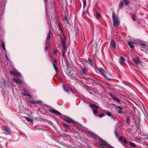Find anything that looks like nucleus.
Listing matches in <instances>:
<instances>
[{
	"mask_svg": "<svg viewBox=\"0 0 148 148\" xmlns=\"http://www.w3.org/2000/svg\"><path fill=\"white\" fill-rule=\"evenodd\" d=\"M27 96H28L30 98H32V97L31 95L30 94H28Z\"/></svg>",
	"mask_w": 148,
	"mask_h": 148,
	"instance_id": "obj_48",
	"label": "nucleus"
},
{
	"mask_svg": "<svg viewBox=\"0 0 148 148\" xmlns=\"http://www.w3.org/2000/svg\"><path fill=\"white\" fill-rule=\"evenodd\" d=\"M99 141L101 142L100 144L99 142H96L95 143V145H98L100 146L101 148H111V146L110 145L106 143L105 141L101 138L99 139Z\"/></svg>",
	"mask_w": 148,
	"mask_h": 148,
	"instance_id": "obj_1",
	"label": "nucleus"
},
{
	"mask_svg": "<svg viewBox=\"0 0 148 148\" xmlns=\"http://www.w3.org/2000/svg\"><path fill=\"white\" fill-rule=\"evenodd\" d=\"M48 110L51 113H54L57 115L60 116L62 115V114L53 108H50L48 109Z\"/></svg>",
	"mask_w": 148,
	"mask_h": 148,
	"instance_id": "obj_7",
	"label": "nucleus"
},
{
	"mask_svg": "<svg viewBox=\"0 0 148 148\" xmlns=\"http://www.w3.org/2000/svg\"><path fill=\"white\" fill-rule=\"evenodd\" d=\"M94 29H93V32H94Z\"/></svg>",
	"mask_w": 148,
	"mask_h": 148,
	"instance_id": "obj_55",
	"label": "nucleus"
},
{
	"mask_svg": "<svg viewBox=\"0 0 148 148\" xmlns=\"http://www.w3.org/2000/svg\"><path fill=\"white\" fill-rule=\"evenodd\" d=\"M133 60L134 61L135 64L137 65L140 64L141 62L139 60V59L137 57H135L133 58Z\"/></svg>",
	"mask_w": 148,
	"mask_h": 148,
	"instance_id": "obj_11",
	"label": "nucleus"
},
{
	"mask_svg": "<svg viewBox=\"0 0 148 148\" xmlns=\"http://www.w3.org/2000/svg\"><path fill=\"white\" fill-rule=\"evenodd\" d=\"M83 7L84 8H85L86 5V0H83Z\"/></svg>",
	"mask_w": 148,
	"mask_h": 148,
	"instance_id": "obj_38",
	"label": "nucleus"
},
{
	"mask_svg": "<svg viewBox=\"0 0 148 148\" xmlns=\"http://www.w3.org/2000/svg\"><path fill=\"white\" fill-rule=\"evenodd\" d=\"M118 139L119 140V141H121V142L123 140V138L122 136L120 137L119 138H118Z\"/></svg>",
	"mask_w": 148,
	"mask_h": 148,
	"instance_id": "obj_45",
	"label": "nucleus"
},
{
	"mask_svg": "<svg viewBox=\"0 0 148 148\" xmlns=\"http://www.w3.org/2000/svg\"><path fill=\"white\" fill-rule=\"evenodd\" d=\"M74 72L75 73H76V72Z\"/></svg>",
	"mask_w": 148,
	"mask_h": 148,
	"instance_id": "obj_56",
	"label": "nucleus"
},
{
	"mask_svg": "<svg viewBox=\"0 0 148 148\" xmlns=\"http://www.w3.org/2000/svg\"><path fill=\"white\" fill-rule=\"evenodd\" d=\"M105 115L104 114H103L101 113L99 115V117L100 118H101L103 117Z\"/></svg>",
	"mask_w": 148,
	"mask_h": 148,
	"instance_id": "obj_42",
	"label": "nucleus"
},
{
	"mask_svg": "<svg viewBox=\"0 0 148 148\" xmlns=\"http://www.w3.org/2000/svg\"><path fill=\"white\" fill-rule=\"evenodd\" d=\"M112 17L114 26L117 27L120 24V22L118 16L115 17V14L114 11L112 12Z\"/></svg>",
	"mask_w": 148,
	"mask_h": 148,
	"instance_id": "obj_2",
	"label": "nucleus"
},
{
	"mask_svg": "<svg viewBox=\"0 0 148 148\" xmlns=\"http://www.w3.org/2000/svg\"><path fill=\"white\" fill-rule=\"evenodd\" d=\"M1 47L5 51L6 50L5 44L4 42L3 41H2V43L1 45Z\"/></svg>",
	"mask_w": 148,
	"mask_h": 148,
	"instance_id": "obj_20",
	"label": "nucleus"
},
{
	"mask_svg": "<svg viewBox=\"0 0 148 148\" xmlns=\"http://www.w3.org/2000/svg\"><path fill=\"white\" fill-rule=\"evenodd\" d=\"M44 2L45 3V4L46 3V0H44Z\"/></svg>",
	"mask_w": 148,
	"mask_h": 148,
	"instance_id": "obj_52",
	"label": "nucleus"
},
{
	"mask_svg": "<svg viewBox=\"0 0 148 148\" xmlns=\"http://www.w3.org/2000/svg\"><path fill=\"white\" fill-rule=\"evenodd\" d=\"M5 82L4 79L1 77H0V84H3Z\"/></svg>",
	"mask_w": 148,
	"mask_h": 148,
	"instance_id": "obj_29",
	"label": "nucleus"
},
{
	"mask_svg": "<svg viewBox=\"0 0 148 148\" xmlns=\"http://www.w3.org/2000/svg\"><path fill=\"white\" fill-rule=\"evenodd\" d=\"M13 81L16 83L19 84H21L22 83L23 81L20 79H16L15 77L13 78Z\"/></svg>",
	"mask_w": 148,
	"mask_h": 148,
	"instance_id": "obj_15",
	"label": "nucleus"
},
{
	"mask_svg": "<svg viewBox=\"0 0 148 148\" xmlns=\"http://www.w3.org/2000/svg\"><path fill=\"white\" fill-rule=\"evenodd\" d=\"M60 30L61 31L62 33H63V30H62V29H61V27H60Z\"/></svg>",
	"mask_w": 148,
	"mask_h": 148,
	"instance_id": "obj_50",
	"label": "nucleus"
},
{
	"mask_svg": "<svg viewBox=\"0 0 148 148\" xmlns=\"http://www.w3.org/2000/svg\"><path fill=\"white\" fill-rule=\"evenodd\" d=\"M95 17L97 19H98L101 17V15L98 12H97L95 14Z\"/></svg>",
	"mask_w": 148,
	"mask_h": 148,
	"instance_id": "obj_23",
	"label": "nucleus"
},
{
	"mask_svg": "<svg viewBox=\"0 0 148 148\" xmlns=\"http://www.w3.org/2000/svg\"><path fill=\"white\" fill-rule=\"evenodd\" d=\"M136 16L135 14H133L132 16V20L133 21H136Z\"/></svg>",
	"mask_w": 148,
	"mask_h": 148,
	"instance_id": "obj_35",
	"label": "nucleus"
},
{
	"mask_svg": "<svg viewBox=\"0 0 148 148\" xmlns=\"http://www.w3.org/2000/svg\"><path fill=\"white\" fill-rule=\"evenodd\" d=\"M62 56L64 57L65 56V53L66 51V46L63 47Z\"/></svg>",
	"mask_w": 148,
	"mask_h": 148,
	"instance_id": "obj_16",
	"label": "nucleus"
},
{
	"mask_svg": "<svg viewBox=\"0 0 148 148\" xmlns=\"http://www.w3.org/2000/svg\"><path fill=\"white\" fill-rule=\"evenodd\" d=\"M69 89L70 90L71 92H72L73 93H74V90L72 89L71 88H69Z\"/></svg>",
	"mask_w": 148,
	"mask_h": 148,
	"instance_id": "obj_47",
	"label": "nucleus"
},
{
	"mask_svg": "<svg viewBox=\"0 0 148 148\" xmlns=\"http://www.w3.org/2000/svg\"><path fill=\"white\" fill-rule=\"evenodd\" d=\"M63 21L64 22H67L68 23H69V21L67 19V17L66 16H65L64 18L63 19Z\"/></svg>",
	"mask_w": 148,
	"mask_h": 148,
	"instance_id": "obj_25",
	"label": "nucleus"
},
{
	"mask_svg": "<svg viewBox=\"0 0 148 148\" xmlns=\"http://www.w3.org/2000/svg\"><path fill=\"white\" fill-rule=\"evenodd\" d=\"M74 72L73 71V72H70L69 73V75L73 79L75 78V76L73 74Z\"/></svg>",
	"mask_w": 148,
	"mask_h": 148,
	"instance_id": "obj_18",
	"label": "nucleus"
},
{
	"mask_svg": "<svg viewBox=\"0 0 148 148\" xmlns=\"http://www.w3.org/2000/svg\"><path fill=\"white\" fill-rule=\"evenodd\" d=\"M63 119L66 122L70 123L72 122L73 123L74 125H80V124L79 123L75 122L73 121V120L71 119L70 118L68 117H64L63 118Z\"/></svg>",
	"mask_w": 148,
	"mask_h": 148,
	"instance_id": "obj_4",
	"label": "nucleus"
},
{
	"mask_svg": "<svg viewBox=\"0 0 148 148\" xmlns=\"http://www.w3.org/2000/svg\"><path fill=\"white\" fill-rule=\"evenodd\" d=\"M106 69L105 68H100L98 71L100 72L102 75L105 78H106V76L104 74L106 73Z\"/></svg>",
	"mask_w": 148,
	"mask_h": 148,
	"instance_id": "obj_8",
	"label": "nucleus"
},
{
	"mask_svg": "<svg viewBox=\"0 0 148 148\" xmlns=\"http://www.w3.org/2000/svg\"><path fill=\"white\" fill-rule=\"evenodd\" d=\"M82 70L84 74L86 75H87V71L85 68H84L83 69H82Z\"/></svg>",
	"mask_w": 148,
	"mask_h": 148,
	"instance_id": "obj_24",
	"label": "nucleus"
},
{
	"mask_svg": "<svg viewBox=\"0 0 148 148\" xmlns=\"http://www.w3.org/2000/svg\"><path fill=\"white\" fill-rule=\"evenodd\" d=\"M123 5L124 4L123 2V1H121L119 4V8L120 9L122 8Z\"/></svg>",
	"mask_w": 148,
	"mask_h": 148,
	"instance_id": "obj_22",
	"label": "nucleus"
},
{
	"mask_svg": "<svg viewBox=\"0 0 148 148\" xmlns=\"http://www.w3.org/2000/svg\"><path fill=\"white\" fill-rule=\"evenodd\" d=\"M25 92H23L22 93L23 95L24 96H27V95H28V92L27 91H24Z\"/></svg>",
	"mask_w": 148,
	"mask_h": 148,
	"instance_id": "obj_31",
	"label": "nucleus"
},
{
	"mask_svg": "<svg viewBox=\"0 0 148 148\" xmlns=\"http://www.w3.org/2000/svg\"><path fill=\"white\" fill-rule=\"evenodd\" d=\"M48 49V47L47 46H46L45 47V51H47Z\"/></svg>",
	"mask_w": 148,
	"mask_h": 148,
	"instance_id": "obj_49",
	"label": "nucleus"
},
{
	"mask_svg": "<svg viewBox=\"0 0 148 148\" xmlns=\"http://www.w3.org/2000/svg\"><path fill=\"white\" fill-rule=\"evenodd\" d=\"M99 81V82H102V81H101V80H100Z\"/></svg>",
	"mask_w": 148,
	"mask_h": 148,
	"instance_id": "obj_54",
	"label": "nucleus"
},
{
	"mask_svg": "<svg viewBox=\"0 0 148 148\" xmlns=\"http://www.w3.org/2000/svg\"><path fill=\"white\" fill-rule=\"evenodd\" d=\"M53 52L55 54H56V52L55 51H53Z\"/></svg>",
	"mask_w": 148,
	"mask_h": 148,
	"instance_id": "obj_51",
	"label": "nucleus"
},
{
	"mask_svg": "<svg viewBox=\"0 0 148 148\" xmlns=\"http://www.w3.org/2000/svg\"><path fill=\"white\" fill-rule=\"evenodd\" d=\"M30 103L32 104H34L36 103H41L42 102L40 100H38L37 101H30Z\"/></svg>",
	"mask_w": 148,
	"mask_h": 148,
	"instance_id": "obj_19",
	"label": "nucleus"
},
{
	"mask_svg": "<svg viewBox=\"0 0 148 148\" xmlns=\"http://www.w3.org/2000/svg\"><path fill=\"white\" fill-rule=\"evenodd\" d=\"M63 88H64V90L67 93H69V91L66 88H65V85H63Z\"/></svg>",
	"mask_w": 148,
	"mask_h": 148,
	"instance_id": "obj_30",
	"label": "nucleus"
},
{
	"mask_svg": "<svg viewBox=\"0 0 148 148\" xmlns=\"http://www.w3.org/2000/svg\"><path fill=\"white\" fill-rule=\"evenodd\" d=\"M6 57L7 59H8V58L7 57V56H6Z\"/></svg>",
	"mask_w": 148,
	"mask_h": 148,
	"instance_id": "obj_53",
	"label": "nucleus"
},
{
	"mask_svg": "<svg viewBox=\"0 0 148 148\" xmlns=\"http://www.w3.org/2000/svg\"><path fill=\"white\" fill-rule=\"evenodd\" d=\"M88 63L89 64L91 65V66L93 67V64L92 63V60H91L90 58H88Z\"/></svg>",
	"mask_w": 148,
	"mask_h": 148,
	"instance_id": "obj_21",
	"label": "nucleus"
},
{
	"mask_svg": "<svg viewBox=\"0 0 148 148\" xmlns=\"http://www.w3.org/2000/svg\"><path fill=\"white\" fill-rule=\"evenodd\" d=\"M63 126L65 128H69V126L67 125V124H66L64 123H63L62 124Z\"/></svg>",
	"mask_w": 148,
	"mask_h": 148,
	"instance_id": "obj_33",
	"label": "nucleus"
},
{
	"mask_svg": "<svg viewBox=\"0 0 148 148\" xmlns=\"http://www.w3.org/2000/svg\"><path fill=\"white\" fill-rule=\"evenodd\" d=\"M119 62L121 64L124 63L125 61V58L123 56H121L119 58Z\"/></svg>",
	"mask_w": 148,
	"mask_h": 148,
	"instance_id": "obj_14",
	"label": "nucleus"
},
{
	"mask_svg": "<svg viewBox=\"0 0 148 148\" xmlns=\"http://www.w3.org/2000/svg\"><path fill=\"white\" fill-rule=\"evenodd\" d=\"M115 135H116V137L117 138H118V135L117 134V132H116V131H115Z\"/></svg>",
	"mask_w": 148,
	"mask_h": 148,
	"instance_id": "obj_46",
	"label": "nucleus"
},
{
	"mask_svg": "<svg viewBox=\"0 0 148 148\" xmlns=\"http://www.w3.org/2000/svg\"><path fill=\"white\" fill-rule=\"evenodd\" d=\"M130 120V118L129 117H127L126 118V123L128 124H130V122L129 121Z\"/></svg>",
	"mask_w": 148,
	"mask_h": 148,
	"instance_id": "obj_40",
	"label": "nucleus"
},
{
	"mask_svg": "<svg viewBox=\"0 0 148 148\" xmlns=\"http://www.w3.org/2000/svg\"><path fill=\"white\" fill-rule=\"evenodd\" d=\"M14 75L15 76L17 77L20 76V75L19 73L14 72Z\"/></svg>",
	"mask_w": 148,
	"mask_h": 148,
	"instance_id": "obj_36",
	"label": "nucleus"
},
{
	"mask_svg": "<svg viewBox=\"0 0 148 148\" xmlns=\"http://www.w3.org/2000/svg\"><path fill=\"white\" fill-rule=\"evenodd\" d=\"M135 42H136L135 40L132 41L128 42V44L131 48L133 49L134 48V44H135L134 43H135Z\"/></svg>",
	"mask_w": 148,
	"mask_h": 148,
	"instance_id": "obj_10",
	"label": "nucleus"
},
{
	"mask_svg": "<svg viewBox=\"0 0 148 148\" xmlns=\"http://www.w3.org/2000/svg\"><path fill=\"white\" fill-rule=\"evenodd\" d=\"M116 110L118 112L119 114L123 113V108L120 106H117Z\"/></svg>",
	"mask_w": 148,
	"mask_h": 148,
	"instance_id": "obj_12",
	"label": "nucleus"
},
{
	"mask_svg": "<svg viewBox=\"0 0 148 148\" xmlns=\"http://www.w3.org/2000/svg\"><path fill=\"white\" fill-rule=\"evenodd\" d=\"M121 143L123 145H125V144H127V141L126 139H123L122 141L121 142Z\"/></svg>",
	"mask_w": 148,
	"mask_h": 148,
	"instance_id": "obj_32",
	"label": "nucleus"
},
{
	"mask_svg": "<svg viewBox=\"0 0 148 148\" xmlns=\"http://www.w3.org/2000/svg\"><path fill=\"white\" fill-rule=\"evenodd\" d=\"M107 114L109 116H112L111 113L110 112H107Z\"/></svg>",
	"mask_w": 148,
	"mask_h": 148,
	"instance_id": "obj_43",
	"label": "nucleus"
},
{
	"mask_svg": "<svg viewBox=\"0 0 148 148\" xmlns=\"http://www.w3.org/2000/svg\"><path fill=\"white\" fill-rule=\"evenodd\" d=\"M3 131L6 132L8 134H10L12 132L11 129L8 126L3 125L1 127Z\"/></svg>",
	"mask_w": 148,
	"mask_h": 148,
	"instance_id": "obj_6",
	"label": "nucleus"
},
{
	"mask_svg": "<svg viewBox=\"0 0 148 148\" xmlns=\"http://www.w3.org/2000/svg\"><path fill=\"white\" fill-rule=\"evenodd\" d=\"M51 31L49 30V33H48L47 35V39H46V40L47 43V42L49 41V40L50 38V37H51L50 35H51Z\"/></svg>",
	"mask_w": 148,
	"mask_h": 148,
	"instance_id": "obj_17",
	"label": "nucleus"
},
{
	"mask_svg": "<svg viewBox=\"0 0 148 148\" xmlns=\"http://www.w3.org/2000/svg\"><path fill=\"white\" fill-rule=\"evenodd\" d=\"M130 146L133 147H135L136 146V145L132 142H130Z\"/></svg>",
	"mask_w": 148,
	"mask_h": 148,
	"instance_id": "obj_37",
	"label": "nucleus"
},
{
	"mask_svg": "<svg viewBox=\"0 0 148 148\" xmlns=\"http://www.w3.org/2000/svg\"><path fill=\"white\" fill-rule=\"evenodd\" d=\"M97 109H94V110H93V114L95 115H96L97 116V115L96 114L97 112Z\"/></svg>",
	"mask_w": 148,
	"mask_h": 148,
	"instance_id": "obj_34",
	"label": "nucleus"
},
{
	"mask_svg": "<svg viewBox=\"0 0 148 148\" xmlns=\"http://www.w3.org/2000/svg\"><path fill=\"white\" fill-rule=\"evenodd\" d=\"M114 100L119 103H120V100H119V98L117 97V96L115 98Z\"/></svg>",
	"mask_w": 148,
	"mask_h": 148,
	"instance_id": "obj_41",
	"label": "nucleus"
},
{
	"mask_svg": "<svg viewBox=\"0 0 148 148\" xmlns=\"http://www.w3.org/2000/svg\"><path fill=\"white\" fill-rule=\"evenodd\" d=\"M124 1L125 5H128L130 3V1L129 0H123Z\"/></svg>",
	"mask_w": 148,
	"mask_h": 148,
	"instance_id": "obj_26",
	"label": "nucleus"
},
{
	"mask_svg": "<svg viewBox=\"0 0 148 148\" xmlns=\"http://www.w3.org/2000/svg\"><path fill=\"white\" fill-rule=\"evenodd\" d=\"M14 72H13L12 71H10V74L11 75H14Z\"/></svg>",
	"mask_w": 148,
	"mask_h": 148,
	"instance_id": "obj_44",
	"label": "nucleus"
},
{
	"mask_svg": "<svg viewBox=\"0 0 148 148\" xmlns=\"http://www.w3.org/2000/svg\"><path fill=\"white\" fill-rule=\"evenodd\" d=\"M89 106L93 110L98 109V106L95 104H90Z\"/></svg>",
	"mask_w": 148,
	"mask_h": 148,
	"instance_id": "obj_13",
	"label": "nucleus"
},
{
	"mask_svg": "<svg viewBox=\"0 0 148 148\" xmlns=\"http://www.w3.org/2000/svg\"><path fill=\"white\" fill-rule=\"evenodd\" d=\"M135 43H134L135 45L138 44L142 47L145 46L147 45L146 43L145 42L141 40L137 39L135 40Z\"/></svg>",
	"mask_w": 148,
	"mask_h": 148,
	"instance_id": "obj_5",
	"label": "nucleus"
},
{
	"mask_svg": "<svg viewBox=\"0 0 148 148\" xmlns=\"http://www.w3.org/2000/svg\"><path fill=\"white\" fill-rule=\"evenodd\" d=\"M117 45L113 39H112L110 42V48L112 50H114L117 48ZM119 46H118L117 48L119 49Z\"/></svg>",
	"mask_w": 148,
	"mask_h": 148,
	"instance_id": "obj_3",
	"label": "nucleus"
},
{
	"mask_svg": "<svg viewBox=\"0 0 148 148\" xmlns=\"http://www.w3.org/2000/svg\"><path fill=\"white\" fill-rule=\"evenodd\" d=\"M110 96L112 97V98L114 100L115 99V98L116 97V96L114 94L111 93H110Z\"/></svg>",
	"mask_w": 148,
	"mask_h": 148,
	"instance_id": "obj_28",
	"label": "nucleus"
},
{
	"mask_svg": "<svg viewBox=\"0 0 148 148\" xmlns=\"http://www.w3.org/2000/svg\"><path fill=\"white\" fill-rule=\"evenodd\" d=\"M25 119L27 120V121L29 122H32L33 121V120L32 119H30L28 117L25 116Z\"/></svg>",
	"mask_w": 148,
	"mask_h": 148,
	"instance_id": "obj_27",
	"label": "nucleus"
},
{
	"mask_svg": "<svg viewBox=\"0 0 148 148\" xmlns=\"http://www.w3.org/2000/svg\"><path fill=\"white\" fill-rule=\"evenodd\" d=\"M57 60L56 59H55L53 62H52V64L53 67V68L55 69L56 73H58V69L57 66H56V63H57Z\"/></svg>",
	"mask_w": 148,
	"mask_h": 148,
	"instance_id": "obj_9",
	"label": "nucleus"
},
{
	"mask_svg": "<svg viewBox=\"0 0 148 148\" xmlns=\"http://www.w3.org/2000/svg\"><path fill=\"white\" fill-rule=\"evenodd\" d=\"M61 44H62V45L63 46V47H64H64L66 46L65 43V42L63 40H62Z\"/></svg>",
	"mask_w": 148,
	"mask_h": 148,
	"instance_id": "obj_39",
	"label": "nucleus"
}]
</instances>
